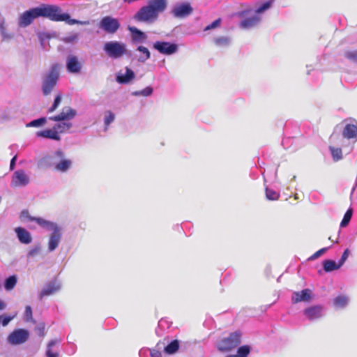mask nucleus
<instances>
[{
	"mask_svg": "<svg viewBox=\"0 0 357 357\" xmlns=\"http://www.w3.org/2000/svg\"><path fill=\"white\" fill-rule=\"evenodd\" d=\"M72 127V123L68 121H62L61 123L54 125V128L58 132V135L60 133H64L68 132Z\"/></svg>",
	"mask_w": 357,
	"mask_h": 357,
	"instance_id": "obj_27",
	"label": "nucleus"
},
{
	"mask_svg": "<svg viewBox=\"0 0 357 357\" xmlns=\"http://www.w3.org/2000/svg\"><path fill=\"white\" fill-rule=\"evenodd\" d=\"M179 349V343L178 340H173L165 348V352L167 354H173Z\"/></svg>",
	"mask_w": 357,
	"mask_h": 357,
	"instance_id": "obj_30",
	"label": "nucleus"
},
{
	"mask_svg": "<svg viewBox=\"0 0 357 357\" xmlns=\"http://www.w3.org/2000/svg\"><path fill=\"white\" fill-rule=\"evenodd\" d=\"M77 38H78V36H77V34H75V35H73V36L66 38V40L68 42H73V41L77 40Z\"/></svg>",
	"mask_w": 357,
	"mask_h": 357,
	"instance_id": "obj_52",
	"label": "nucleus"
},
{
	"mask_svg": "<svg viewBox=\"0 0 357 357\" xmlns=\"http://www.w3.org/2000/svg\"><path fill=\"white\" fill-rule=\"evenodd\" d=\"M61 288L60 284L56 280L50 282L39 294V298L42 299L45 296H51L57 292Z\"/></svg>",
	"mask_w": 357,
	"mask_h": 357,
	"instance_id": "obj_15",
	"label": "nucleus"
},
{
	"mask_svg": "<svg viewBox=\"0 0 357 357\" xmlns=\"http://www.w3.org/2000/svg\"><path fill=\"white\" fill-rule=\"evenodd\" d=\"M61 100H62L61 94H60V93L57 94L54 98L52 105L48 109V111H47L48 113H52V112H54L59 106V105L61 102Z\"/></svg>",
	"mask_w": 357,
	"mask_h": 357,
	"instance_id": "obj_37",
	"label": "nucleus"
},
{
	"mask_svg": "<svg viewBox=\"0 0 357 357\" xmlns=\"http://www.w3.org/2000/svg\"><path fill=\"white\" fill-rule=\"evenodd\" d=\"M324 270L326 272H331L338 269L341 265L340 263L337 264L335 261L327 259L323 261Z\"/></svg>",
	"mask_w": 357,
	"mask_h": 357,
	"instance_id": "obj_26",
	"label": "nucleus"
},
{
	"mask_svg": "<svg viewBox=\"0 0 357 357\" xmlns=\"http://www.w3.org/2000/svg\"><path fill=\"white\" fill-rule=\"evenodd\" d=\"M6 307V304L4 303L3 301H2L1 300H0V310H4Z\"/></svg>",
	"mask_w": 357,
	"mask_h": 357,
	"instance_id": "obj_53",
	"label": "nucleus"
},
{
	"mask_svg": "<svg viewBox=\"0 0 357 357\" xmlns=\"http://www.w3.org/2000/svg\"><path fill=\"white\" fill-rule=\"evenodd\" d=\"M46 123V119L42 117L38 119H35L27 123V127H39Z\"/></svg>",
	"mask_w": 357,
	"mask_h": 357,
	"instance_id": "obj_40",
	"label": "nucleus"
},
{
	"mask_svg": "<svg viewBox=\"0 0 357 357\" xmlns=\"http://www.w3.org/2000/svg\"><path fill=\"white\" fill-rule=\"evenodd\" d=\"M153 93V89L151 86H147L143 90L135 91L133 93L135 96H151Z\"/></svg>",
	"mask_w": 357,
	"mask_h": 357,
	"instance_id": "obj_41",
	"label": "nucleus"
},
{
	"mask_svg": "<svg viewBox=\"0 0 357 357\" xmlns=\"http://www.w3.org/2000/svg\"><path fill=\"white\" fill-rule=\"evenodd\" d=\"M55 155L59 158H61L62 160H61V162H58L56 165H55V169L57 170V171H59V172H66L71 166V161L70 160H68V159H63V157H64V153L61 150H58L55 152Z\"/></svg>",
	"mask_w": 357,
	"mask_h": 357,
	"instance_id": "obj_18",
	"label": "nucleus"
},
{
	"mask_svg": "<svg viewBox=\"0 0 357 357\" xmlns=\"http://www.w3.org/2000/svg\"><path fill=\"white\" fill-rule=\"evenodd\" d=\"M59 342L58 340H51L47 346V349L46 351L47 357H59V353L57 351L52 349V347L56 345Z\"/></svg>",
	"mask_w": 357,
	"mask_h": 357,
	"instance_id": "obj_28",
	"label": "nucleus"
},
{
	"mask_svg": "<svg viewBox=\"0 0 357 357\" xmlns=\"http://www.w3.org/2000/svg\"><path fill=\"white\" fill-rule=\"evenodd\" d=\"M348 299L345 296H338L334 299V304L338 307H343L347 304Z\"/></svg>",
	"mask_w": 357,
	"mask_h": 357,
	"instance_id": "obj_35",
	"label": "nucleus"
},
{
	"mask_svg": "<svg viewBox=\"0 0 357 357\" xmlns=\"http://www.w3.org/2000/svg\"><path fill=\"white\" fill-rule=\"evenodd\" d=\"M15 231L18 240L23 244H29L32 241L31 234L23 227H16Z\"/></svg>",
	"mask_w": 357,
	"mask_h": 357,
	"instance_id": "obj_19",
	"label": "nucleus"
},
{
	"mask_svg": "<svg viewBox=\"0 0 357 357\" xmlns=\"http://www.w3.org/2000/svg\"><path fill=\"white\" fill-rule=\"evenodd\" d=\"M13 317H14L1 315L0 316V323L2 324L3 326H6L13 319Z\"/></svg>",
	"mask_w": 357,
	"mask_h": 357,
	"instance_id": "obj_46",
	"label": "nucleus"
},
{
	"mask_svg": "<svg viewBox=\"0 0 357 357\" xmlns=\"http://www.w3.org/2000/svg\"><path fill=\"white\" fill-rule=\"evenodd\" d=\"M344 56L349 60L356 61H357V51H347L344 53Z\"/></svg>",
	"mask_w": 357,
	"mask_h": 357,
	"instance_id": "obj_42",
	"label": "nucleus"
},
{
	"mask_svg": "<svg viewBox=\"0 0 357 357\" xmlns=\"http://www.w3.org/2000/svg\"><path fill=\"white\" fill-rule=\"evenodd\" d=\"M77 112L70 107H64L61 112L57 115L50 116L49 119L51 121H68L75 118Z\"/></svg>",
	"mask_w": 357,
	"mask_h": 357,
	"instance_id": "obj_9",
	"label": "nucleus"
},
{
	"mask_svg": "<svg viewBox=\"0 0 357 357\" xmlns=\"http://www.w3.org/2000/svg\"><path fill=\"white\" fill-rule=\"evenodd\" d=\"M43 331H44V326H43L41 329H40V332L41 333V335H44V334H43Z\"/></svg>",
	"mask_w": 357,
	"mask_h": 357,
	"instance_id": "obj_54",
	"label": "nucleus"
},
{
	"mask_svg": "<svg viewBox=\"0 0 357 357\" xmlns=\"http://www.w3.org/2000/svg\"><path fill=\"white\" fill-rule=\"evenodd\" d=\"M241 333L235 331L229 334L227 337L222 339L218 344V349L220 351H230L236 348L241 342Z\"/></svg>",
	"mask_w": 357,
	"mask_h": 357,
	"instance_id": "obj_4",
	"label": "nucleus"
},
{
	"mask_svg": "<svg viewBox=\"0 0 357 357\" xmlns=\"http://www.w3.org/2000/svg\"><path fill=\"white\" fill-rule=\"evenodd\" d=\"M115 119V115L111 111H106L105 112V119L104 123L106 128L109 126V125L114 121Z\"/></svg>",
	"mask_w": 357,
	"mask_h": 357,
	"instance_id": "obj_38",
	"label": "nucleus"
},
{
	"mask_svg": "<svg viewBox=\"0 0 357 357\" xmlns=\"http://www.w3.org/2000/svg\"><path fill=\"white\" fill-rule=\"evenodd\" d=\"M66 68L71 73H79L82 68V63L77 56L69 55L66 60Z\"/></svg>",
	"mask_w": 357,
	"mask_h": 357,
	"instance_id": "obj_13",
	"label": "nucleus"
},
{
	"mask_svg": "<svg viewBox=\"0 0 357 357\" xmlns=\"http://www.w3.org/2000/svg\"><path fill=\"white\" fill-rule=\"evenodd\" d=\"M135 77L134 72L128 67L126 68V74H118L116 80L118 83L121 84H126L130 83Z\"/></svg>",
	"mask_w": 357,
	"mask_h": 357,
	"instance_id": "obj_20",
	"label": "nucleus"
},
{
	"mask_svg": "<svg viewBox=\"0 0 357 357\" xmlns=\"http://www.w3.org/2000/svg\"><path fill=\"white\" fill-rule=\"evenodd\" d=\"M340 229H337V237L335 238V239L334 240V239H333V238H332V237H331V236H329V237H328V240L331 241H332V242H333V243H338V238H339V234H340Z\"/></svg>",
	"mask_w": 357,
	"mask_h": 357,
	"instance_id": "obj_51",
	"label": "nucleus"
},
{
	"mask_svg": "<svg viewBox=\"0 0 357 357\" xmlns=\"http://www.w3.org/2000/svg\"><path fill=\"white\" fill-rule=\"evenodd\" d=\"M330 150L335 161H338L342 158V151L340 148L330 146Z\"/></svg>",
	"mask_w": 357,
	"mask_h": 357,
	"instance_id": "obj_32",
	"label": "nucleus"
},
{
	"mask_svg": "<svg viewBox=\"0 0 357 357\" xmlns=\"http://www.w3.org/2000/svg\"><path fill=\"white\" fill-rule=\"evenodd\" d=\"M16 159H17V155H15V156L11 159V160H10V169L11 170L14 169V168H15Z\"/></svg>",
	"mask_w": 357,
	"mask_h": 357,
	"instance_id": "obj_50",
	"label": "nucleus"
},
{
	"mask_svg": "<svg viewBox=\"0 0 357 357\" xmlns=\"http://www.w3.org/2000/svg\"><path fill=\"white\" fill-rule=\"evenodd\" d=\"M215 44L219 47H226L230 43V39L228 37H219L215 39Z\"/></svg>",
	"mask_w": 357,
	"mask_h": 357,
	"instance_id": "obj_36",
	"label": "nucleus"
},
{
	"mask_svg": "<svg viewBox=\"0 0 357 357\" xmlns=\"http://www.w3.org/2000/svg\"><path fill=\"white\" fill-rule=\"evenodd\" d=\"M192 10L190 3H184L176 6L172 10V13L175 17L184 18L190 15Z\"/></svg>",
	"mask_w": 357,
	"mask_h": 357,
	"instance_id": "obj_12",
	"label": "nucleus"
},
{
	"mask_svg": "<svg viewBox=\"0 0 357 357\" xmlns=\"http://www.w3.org/2000/svg\"><path fill=\"white\" fill-rule=\"evenodd\" d=\"M351 216H352V209L349 208L345 213L344 218L340 223V227H346L349 224V222L351 218Z\"/></svg>",
	"mask_w": 357,
	"mask_h": 357,
	"instance_id": "obj_39",
	"label": "nucleus"
},
{
	"mask_svg": "<svg viewBox=\"0 0 357 357\" xmlns=\"http://www.w3.org/2000/svg\"><path fill=\"white\" fill-rule=\"evenodd\" d=\"M323 308L320 305H314L306 308L303 313L309 320L319 319L322 315Z\"/></svg>",
	"mask_w": 357,
	"mask_h": 357,
	"instance_id": "obj_17",
	"label": "nucleus"
},
{
	"mask_svg": "<svg viewBox=\"0 0 357 357\" xmlns=\"http://www.w3.org/2000/svg\"><path fill=\"white\" fill-rule=\"evenodd\" d=\"M17 284V277L11 275L8 278L4 283V287L6 290L10 291L13 289Z\"/></svg>",
	"mask_w": 357,
	"mask_h": 357,
	"instance_id": "obj_31",
	"label": "nucleus"
},
{
	"mask_svg": "<svg viewBox=\"0 0 357 357\" xmlns=\"http://www.w3.org/2000/svg\"><path fill=\"white\" fill-rule=\"evenodd\" d=\"M137 50L142 53V55L138 59L139 62L144 63L150 58V52L146 47L139 46Z\"/></svg>",
	"mask_w": 357,
	"mask_h": 357,
	"instance_id": "obj_29",
	"label": "nucleus"
},
{
	"mask_svg": "<svg viewBox=\"0 0 357 357\" xmlns=\"http://www.w3.org/2000/svg\"><path fill=\"white\" fill-rule=\"evenodd\" d=\"M250 352V347L248 345L240 347L237 350L236 357H248Z\"/></svg>",
	"mask_w": 357,
	"mask_h": 357,
	"instance_id": "obj_33",
	"label": "nucleus"
},
{
	"mask_svg": "<svg viewBox=\"0 0 357 357\" xmlns=\"http://www.w3.org/2000/svg\"><path fill=\"white\" fill-rule=\"evenodd\" d=\"M342 135L347 139L355 138L357 137V126L353 124H347L344 128Z\"/></svg>",
	"mask_w": 357,
	"mask_h": 357,
	"instance_id": "obj_23",
	"label": "nucleus"
},
{
	"mask_svg": "<svg viewBox=\"0 0 357 357\" xmlns=\"http://www.w3.org/2000/svg\"><path fill=\"white\" fill-rule=\"evenodd\" d=\"M103 49L108 56L113 59L120 58L127 52L126 45L117 41L106 43Z\"/></svg>",
	"mask_w": 357,
	"mask_h": 357,
	"instance_id": "obj_5",
	"label": "nucleus"
},
{
	"mask_svg": "<svg viewBox=\"0 0 357 357\" xmlns=\"http://www.w3.org/2000/svg\"><path fill=\"white\" fill-rule=\"evenodd\" d=\"M33 221L36 222L41 227L46 229L47 230H52L54 228H56V227L57 226L56 224H55L52 222L46 220L42 218H36L35 217Z\"/></svg>",
	"mask_w": 357,
	"mask_h": 357,
	"instance_id": "obj_24",
	"label": "nucleus"
},
{
	"mask_svg": "<svg viewBox=\"0 0 357 357\" xmlns=\"http://www.w3.org/2000/svg\"><path fill=\"white\" fill-rule=\"evenodd\" d=\"M39 17H41L40 6L29 9L21 15L19 20V25L21 27H26Z\"/></svg>",
	"mask_w": 357,
	"mask_h": 357,
	"instance_id": "obj_7",
	"label": "nucleus"
},
{
	"mask_svg": "<svg viewBox=\"0 0 357 357\" xmlns=\"http://www.w3.org/2000/svg\"><path fill=\"white\" fill-rule=\"evenodd\" d=\"M220 22H221V19L220 18H218V19L215 20L211 24H210L209 25L206 26L205 27V29H204V31H208V30H211V29H215L216 27H218L220 26Z\"/></svg>",
	"mask_w": 357,
	"mask_h": 357,
	"instance_id": "obj_45",
	"label": "nucleus"
},
{
	"mask_svg": "<svg viewBox=\"0 0 357 357\" xmlns=\"http://www.w3.org/2000/svg\"><path fill=\"white\" fill-rule=\"evenodd\" d=\"M271 1H267V2L264 3L261 6H259L257 8L256 13H263L266 10L268 9L271 7Z\"/></svg>",
	"mask_w": 357,
	"mask_h": 357,
	"instance_id": "obj_44",
	"label": "nucleus"
},
{
	"mask_svg": "<svg viewBox=\"0 0 357 357\" xmlns=\"http://www.w3.org/2000/svg\"><path fill=\"white\" fill-rule=\"evenodd\" d=\"M349 250H348V249H346V250L344 251V252H343V254H342V257H341V259H340V261H339V263L340 264V265H341V266H342V265L344 263V261L347 260V258H348V257H349Z\"/></svg>",
	"mask_w": 357,
	"mask_h": 357,
	"instance_id": "obj_49",
	"label": "nucleus"
},
{
	"mask_svg": "<svg viewBox=\"0 0 357 357\" xmlns=\"http://www.w3.org/2000/svg\"><path fill=\"white\" fill-rule=\"evenodd\" d=\"M120 26L119 20L111 16L103 17L99 23V26L109 34L115 33L120 28Z\"/></svg>",
	"mask_w": 357,
	"mask_h": 357,
	"instance_id": "obj_6",
	"label": "nucleus"
},
{
	"mask_svg": "<svg viewBox=\"0 0 357 357\" xmlns=\"http://www.w3.org/2000/svg\"><path fill=\"white\" fill-rule=\"evenodd\" d=\"M129 29L132 33L134 41H144L147 38L146 35L136 27H130Z\"/></svg>",
	"mask_w": 357,
	"mask_h": 357,
	"instance_id": "obj_25",
	"label": "nucleus"
},
{
	"mask_svg": "<svg viewBox=\"0 0 357 357\" xmlns=\"http://www.w3.org/2000/svg\"><path fill=\"white\" fill-rule=\"evenodd\" d=\"M266 197L269 200H278L280 197V194L272 189L268 188L265 190Z\"/></svg>",
	"mask_w": 357,
	"mask_h": 357,
	"instance_id": "obj_34",
	"label": "nucleus"
},
{
	"mask_svg": "<svg viewBox=\"0 0 357 357\" xmlns=\"http://www.w3.org/2000/svg\"><path fill=\"white\" fill-rule=\"evenodd\" d=\"M153 47L161 54L166 55L172 54L178 50V47L176 44H172L169 42L157 41L153 44Z\"/></svg>",
	"mask_w": 357,
	"mask_h": 357,
	"instance_id": "obj_11",
	"label": "nucleus"
},
{
	"mask_svg": "<svg viewBox=\"0 0 357 357\" xmlns=\"http://www.w3.org/2000/svg\"><path fill=\"white\" fill-rule=\"evenodd\" d=\"M327 250V248H321L320 250H319L318 251H317L316 252H314L310 258L309 259L310 260H313V259H315L318 257H319L321 255H323L326 251Z\"/></svg>",
	"mask_w": 357,
	"mask_h": 357,
	"instance_id": "obj_48",
	"label": "nucleus"
},
{
	"mask_svg": "<svg viewBox=\"0 0 357 357\" xmlns=\"http://www.w3.org/2000/svg\"><path fill=\"white\" fill-rule=\"evenodd\" d=\"M24 317L26 318V321H30L32 319V309L31 306L27 305L26 306L25 311H24Z\"/></svg>",
	"mask_w": 357,
	"mask_h": 357,
	"instance_id": "obj_47",
	"label": "nucleus"
},
{
	"mask_svg": "<svg viewBox=\"0 0 357 357\" xmlns=\"http://www.w3.org/2000/svg\"><path fill=\"white\" fill-rule=\"evenodd\" d=\"M259 22L260 17L255 15L242 20L240 26L243 29H250L256 26Z\"/></svg>",
	"mask_w": 357,
	"mask_h": 357,
	"instance_id": "obj_22",
	"label": "nucleus"
},
{
	"mask_svg": "<svg viewBox=\"0 0 357 357\" xmlns=\"http://www.w3.org/2000/svg\"><path fill=\"white\" fill-rule=\"evenodd\" d=\"M20 218L21 220H24V219H27L29 220V221H33L34 220V218L35 217H33L31 216L30 214H29V212L28 210L25 209V210H23L21 213H20Z\"/></svg>",
	"mask_w": 357,
	"mask_h": 357,
	"instance_id": "obj_43",
	"label": "nucleus"
},
{
	"mask_svg": "<svg viewBox=\"0 0 357 357\" xmlns=\"http://www.w3.org/2000/svg\"><path fill=\"white\" fill-rule=\"evenodd\" d=\"M41 17L48 18L54 22H66L70 25L73 24H89L88 21H79L75 19H70L68 13H62L61 9L54 5L42 4L40 6Z\"/></svg>",
	"mask_w": 357,
	"mask_h": 357,
	"instance_id": "obj_2",
	"label": "nucleus"
},
{
	"mask_svg": "<svg viewBox=\"0 0 357 357\" xmlns=\"http://www.w3.org/2000/svg\"><path fill=\"white\" fill-rule=\"evenodd\" d=\"M167 6L166 0H151L147 6L142 7L136 13L134 19L138 22L152 23L166 9Z\"/></svg>",
	"mask_w": 357,
	"mask_h": 357,
	"instance_id": "obj_1",
	"label": "nucleus"
},
{
	"mask_svg": "<svg viewBox=\"0 0 357 357\" xmlns=\"http://www.w3.org/2000/svg\"><path fill=\"white\" fill-rule=\"evenodd\" d=\"M52 233L50 235L48 243V249L50 252L54 250L58 247L61 238V232L58 226L52 229Z\"/></svg>",
	"mask_w": 357,
	"mask_h": 357,
	"instance_id": "obj_14",
	"label": "nucleus"
},
{
	"mask_svg": "<svg viewBox=\"0 0 357 357\" xmlns=\"http://www.w3.org/2000/svg\"><path fill=\"white\" fill-rule=\"evenodd\" d=\"M29 335L26 330L17 329L9 335L8 340L11 344H20L28 340Z\"/></svg>",
	"mask_w": 357,
	"mask_h": 357,
	"instance_id": "obj_8",
	"label": "nucleus"
},
{
	"mask_svg": "<svg viewBox=\"0 0 357 357\" xmlns=\"http://www.w3.org/2000/svg\"><path fill=\"white\" fill-rule=\"evenodd\" d=\"M37 136L56 141H59L61 139L59 135H58V132L54 128L52 129H46L39 131L37 132Z\"/></svg>",
	"mask_w": 357,
	"mask_h": 357,
	"instance_id": "obj_21",
	"label": "nucleus"
},
{
	"mask_svg": "<svg viewBox=\"0 0 357 357\" xmlns=\"http://www.w3.org/2000/svg\"><path fill=\"white\" fill-rule=\"evenodd\" d=\"M59 66L53 64L42 79V91L44 96H48L56 86L59 78Z\"/></svg>",
	"mask_w": 357,
	"mask_h": 357,
	"instance_id": "obj_3",
	"label": "nucleus"
},
{
	"mask_svg": "<svg viewBox=\"0 0 357 357\" xmlns=\"http://www.w3.org/2000/svg\"><path fill=\"white\" fill-rule=\"evenodd\" d=\"M312 298V291L309 289H305L301 291L293 293L292 302L297 303L300 302H308Z\"/></svg>",
	"mask_w": 357,
	"mask_h": 357,
	"instance_id": "obj_16",
	"label": "nucleus"
},
{
	"mask_svg": "<svg viewBox=\"0 0 357 357\" xmlns=\"http://www.w3.org/2000/svg\"><path fill=\"white\" fill-rule=\"evenodd\" d=\"M29 183V178L22 169L15 172L11 180V186L17 188L25 186Z\"/></svg>",
	"mask_w": 357,
	"mask_h": 357,
	"instance_id": "obj_10",
	"label": "nucleus"
}]
</instances>
